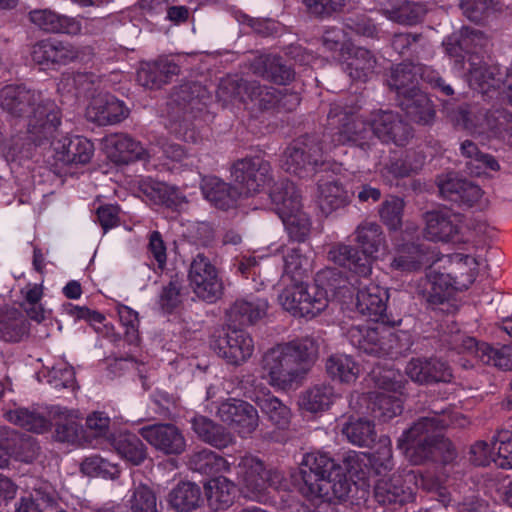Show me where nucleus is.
Returning <instances> with one entry per match:
<instances>
[{
    "label": "nucleus",
    "mask_w": 512,
    "mask_h": 512,
    "mask_svg": "<svg viewBox=\"0 0 512 512\" xmlns=\"http://www.w3.org/2000/svg\"><path fill=\"white\" fill-rule=\"evenodd\" d=\"M388 300V290L376 283L354 287L353 300H348L345 308L356 311L377 325L353 326L348 331V338L360 352L396 359L410 351L413 341L408 331L392 330L401 325L402 318L387 313Z\"/></svg>",
    "instance_id": "obj_1"
},
{
    "label": "nucleus",
    "mask_w": 512,
    "mask_h": 512,
    "mask_svg": "<svg viewBox=\"0 0 512 512\" xmlns=\"http://www.w3.org/2000/svg\"><path fill=\"white\" fill-rule=\"evenodd\" d=\"M0 105L14 117L27 115V132L12 136L2 143L6 161H21L33 157V151L44 143L61 123L62 113L55 101L41 91L26 85H6L0 90Z\"/></svg>",
    "instance_id": "obj_2"
},
{
    "label": "nucleus",
    "mask_w": 512,
    "mask_h": 512,
    "mask_svg": "<svg viewBox=\"0 0 512 512\" xmlns=\"http://www.w3.org/2000/svg\"><path fill=\"white\" fill-rule=\"evenodd\" d=\"M489 40L478 30L448 36L443 41L446 54L454 59L456 69L466 71L467 82L485 101L496 100L512 105V70L486 57Z\"/></svg>",
    "instance_id": "obj_3"
},
{
    "label": "nucleus",
    "mask_w": 512,
    "mask_h": 512,
    "mask_svg": "<svg viewBox=\"0 0 512 512\" xmlns=\"http://www.w3.org/2000/svg\"><path fill=\"white\" fill-rule=\"evenodd\" d=\"M328 137L336 146L359 148L367 153L379 139L404 146L412 137L410 126L398 113L390 110H375L364 120L352 108L334 103L328 113Z\"/></svg>",
    "instance_id": "obj_4"
},
{
    "label": "nucleus",
    "mask_w": 512,
    "mask_h": 512,
    "mask_svg": "<svg viewBox=\"0 0 512 512\" xmlns=\"http://www.w3.org/2000/svg\"><path fill=\"white\" fill-rule=\"evenodd\" d=\"M329 120L322 138L305 134L295 139L285 150L282 167L299 178H310L318 172L341 174L343 163L337 159L346 154V146H336L328 137Z\"/></svg>",
    "instance_id": "obj_5"
},
{
    "label": "nucleus",
    "mask_w": 512,
    "mask_h": 512,
    "mask_svg": "<svg viewBox=\"0 0 512 512\" xmlns=\"http://www.w3.org/2000/svg\"><path fill=\"white\" fill-rule=\"evenodd\" d=\"M317 355V341L306 336L270 348L263 355L262 367L272 386L287 390L304 378Z\"/></svg>",
    "instance_id": "obj_6"
},
{
    "label": "nucleus",
    "mask_w": 512,
    "mask_h": 512,
    "mask_svg": "<svg viewBox=\"0 0 512 512\" xmlns=\"http://www.w3.org/2000/svg\"><path fill=\"white\" fill-rule=\"evenodd\" d=\"M441 412L419 418L398 439V447L414 465L439 460L448 462L454 457L451 443L442 434L450 420L444 415V410Z\"/></svg>",
    "instance_id": "obj_7"
},
{
    "label": "nucleus",
    "mask_w": 512,
    "mask_h": 512,
    "mask_svg": "<svg viewBox=\"0 0 512 512\" xmlns=\"http://www.w3.org/2000/svg\"><path fill=\"white\" fill-rule=\"evenodd\" d=\"M375 384L383 391H374L357 395L350 401V406L357 413L370 416L378 422H388L403 410L405 383L400 373L392 369L377 373L372 371Z\"/></svg>",
    "instance_id": "obj_8"
},
{
    "label": "nucleus",
    "mask_w": 512,
    "mask_h": 512,
    "mask_svg": "<svg viewBox=\"0 0 512 512\" xmlns=\"http://www.w3.org/2000/svg\"><path fill=\"white\" fill-rule=\"evenodd\" d=\"M272 209L282 220L292 242L305 243L311 232V219L302 210L301 195L289 179L275 182L268 192Z\"/></svg>",
    "instance_id": "obj_9"
},
{
    "label": "nucleus",
    "mask_w": 512,
    "mask_h": 512,
    "mask_svg": "<svg viewBox=\"0 0 512 512\" xmlns=\"http://www.w3.org/2000/svg\"><path fill=\"white\" fill-rule=\"evenodd\" d=\"M451 121L458 129L471 134H490L512 145V113L502 106L470 109L461 105L450 114Z\"/></svg>",
    "instance_id": "obj_10"
},
{
    "label": "nucleus",
    "mask_w": 512,
    "mask_h": 512,
    "mask_svg": "<svg viewBox=\"0 0 512 512\" xmlns=\"http://www.w3.org/2000/svg\"><path fill=\"white\" fill-rule=\"evenodd\" d=\"M295 282L279 295V302L286 311L294 317L312 319L326 309L327 299L322 290L300 280Z\"/></svg>",
    "instance_id": "obj_11"
},
{
    "label": "nucleus",
    "mask_w": 512,
    "mask_h": 512,
    "mask_svg": "<svg viewBox=\"0 0 512 512\" xmlns=\"http://www.w3.org/2000/svg\"><path fill=\"white\" fill-rule=\"evenodd\" d=\"M338 463L324 451L304 454L298 472L292 476L293 483L303 497H311L314 488L325 483V479L337 470Z\"/></svg>",
    "instance_id": "obj_12"
},
{
    "label": "nucleus",
    "mask_w": 512,
    "mask_h": 512,
    "mask_svg": "<svg viewBox=\"0 0 512 512\" xmlns=\"http://www.w3.org/2000/svg\"><path fill=\"white\" fill-rule=\"evenodd\" d=\"M234 469L244 496L252 501L266 503L269 499L271 478L263 461L255 456L245 455Z\"/></svg>",
    "instance_id": "obj_13"
},
{
    "label": "nucleus",
    "mask_w": 512,
    "mask_h": 512,
    "mask_svg": "<svg viewBox=\"0 0 512 512\" xmlns=\"http://www.w3.org/2000/svg\"><path fill=\"white\" fill-rule=\"evenodd\" d=\"M325 483L319 484L314 488V494L311 497H305L308 501H329L337 505L336 502L342 503L349 501L352 505H359L360 501H366L368 497V490L359 488L343 472V469L338 465L337 470L333 475L325 479ZM338 508V506H336Z\"/></svg>",
    "instance_id": "obj_14"
},
{
    "label": "nucleus",
    "mask_w": 512,
    "mask_h": 512,
    "mask_svg": "<svg viewBox=\"0 0 512 512\" xmlns=\"http://www.w3.org/2000/svg\"><path fill=\"white\" fill-rule=\"evenodd\" d=\"M31 55L37 64L54 68L71 62L86 63L85 57L90 59L93 52L90 47L80 48L67 41L44 39L34 44Z\"/></svg>",
    "instance_id": "obj_15"
},
{
    "label": "nucleus",
    "mask_w": 512,
    "mask_h": 512,
    "mask_svg": "<svg viewBox=\"0 0 512 512\" xmlns=\"http://www.w3.org/2000/svg\"><path fill=\"white\" fill-rule=\"evenodd\" d=\"M462 215L449 209L432 210L425 213V236L433 242L452 244L465 243Z\"/></svg>",
    "instance_id": "obj_16"
},
{
    "label": "nucleus",
    "mask_w": 512,
    "mask_h": 512,
    "mask_svg": "<svg viewBox=\"0 0 512 512\" xmlns=\"http://www.w3.org/2000/svg\"><path fill=\"white\" fill-rule=\"evenodd\" d=\"M439 260L435 247L424 241H411L398 244L390 262L392 270L414 272L432 266Z\"/></svg>",
    "instance_id": "obj_17"
},
{
    "label": "nucleus",
    "mask_w": 512,
    "mask_h": 512,
    "mask_svg": "<svg viewBox=\"0 0 512 512\" xmlns=\"http://www.w3.org/2000/svg\"><path fill=\"white\" fill-rule=\"evenodd\" d=\"M231 175L246 193H257L272 180L271 165L260 155L235 161Z\"/></svg>",
    "instance_id": "obj_18"
},
{
    "label": "nucleus",
    "mask_w": 512,
    "mask_h": 512,
    "mask_svg": "<svg viewBox=\"0 0 512 512\" xmlns=\"http://www.w3.org/2000/svg\"><path fill=\"white\" fill-rule=\"evenodd\" d=\"M188 278L194 293L212 303L222 294V282L216 267L204 254H197L190 264Z\"/></svg>",
    "instance_id": "obj_19"
},
{
    "label": "nucleus",
    "mask_w": 512,
    "mask_h": 512,
    "mask_svg": "<svg viewBox=\"0 0 512 512\" xmlns=\"http://www.w3.org/2000/svg\"><path fill=\"white\" fill-rule=\"evenodd\" d=\"M214 351L227 364L239 366L253 354L254 342L248 332L240 328H229L214 341Z\"/></svg>",
    "instance_id": "obj_20"
},
{
    "label": "nucleus",
    "mask_w": 512,
    "mask_h": 512,
    "mask_svg": "<svg viewBox=\"0 0 512 512\" xmlns=\"http://www.w3.org/2000/svg\"><path fill=\"white\" fill-rule=\"evenodd\" d=\"M217 416L221 421L230 425L242 438L252 434L259 422L256 408L250 403L229 398L220 403Z\"/></svg>",
    "instance_id": "obj_21"
},
{
    "label": "nucleus",
    "mask_w": 512,
    "mask_h": 512,
    "mask_svg": "<svg viewBox=\"0 0 512 512\" xmlns=\"http://www.w3.org/2000/svg\"><path fill=\"white\" fill-rule=\"evenodd\" d=\"M460 353L472 359L501 370H512V347L510 345L480 342L474 337H465L460 346Z\"/></svg>",
    "instance_id": "obj_22"
},
{
    "label": "nucleus",
    "mask_w": 512,
    "mask_h": 512,
    "mask_svg": "<svg viewBox=\"0 0 512 512\" xmlns=\"http://www.w3.org/2000/svg\"><path fill=\"white\" fill-rule=\"evenodd\" d=\"M405 372L413 382L421 385L450 383L453 379L448 362L437 357L412 358L407 363Z\"/></svg>",
    "instance_id": "obj_23"
},
{
    "label": "nucleus",
    "mask_w": 512,
    "mask_h": 512,
    "mask_svg": "<svg viewBox=\"0 0 512 512\" xmlns=\"http://www.w3.org/2000/svg\"><path fill=\"white\" fill-rule=\"evenodd\" d=\"M438 188L443 199L461 207H472L482 196L478 185L457 178L453 173L441 176L438 179Z\"/></svg>",
    "instance_id": "obj_24"
},
{
    "label": "nucleus",
    "mask_w": 512,
    "mask_h": 512,
    "mask_svg": "<svg viewBox=\"0 0 512 512\" xmlns=\"http://www.w3.org/2000/svg\"><path fill=\"white\" fill-rule=\"evenodd\" d=\"M142 438L167 455H179L185 450L182 432L173 424H156L140 430Z\"/></svg>",
    "instance_id": "obj_25"
},
{
    "label": "nucleus",
    "mask_w": 512,
    "mask_h": 512,
    "mask_svg": "<svg viewBox=\"0 0 512 512\" xmlns=\"http://www.w3.org/2000/svg\"><path fill=\"white\" fill-rule=\"evenodd\" d=\"M340 63L352 81L366 82L374 72L377 59L370 50L352 45L343 50Z\"/></svg>",
    "instance_id": "obj_26"
},
{
    "label": "nucleus",
    "mask_w": 512,
    "mask_h": 512,
    "mask_svg": "<svg viewBox=\"0 0 512 512\" xmlns=\"http://www.w3.org/2000/svg\"><path fill=\"white\" fill-rule=\"evenodd\" d=\"M180 67L171 59L160 56L156 60L143 61L137 71V81L143 87L159 89L177 75Z\"/></svg>",
    "instance_id": "obj_27"
},
{
    "label": "nucleus",
    "mask_w": 512,
    "mask_h": 512,
    "mask_svg": "<svg viewBox=\"0 0 512 512\" xmlns=\"http://www.w3.org/2000/svg\"><path fill=\"white\" fill-rule=\"evenodd\" d=\"M328 257L358 277L367 279L372 272L373 263L355 246L337 243L330 248Z\"/></svg>",
    "instance_id": "obj_28"
},
{
    "label": "nucleus",
    "mask_w": 512,
    "mask_h": 512,
    "mask_svg": "<svg viewBox=\"0 0 512 512\" xmlns=\"http://www.w3.org/2000/svg\"><path fill=\"white\" fill-rule=\"evenodd\" d=\"M30 21L41 30L49 33L78 35L82 30L77 17L59 14L50 9L33 10L29 13Z\"/></svg>",
    "instance_id": "obj_29"
},
{
    "label": "nucleus",
    "mask_w": 512,
    "mask_h": 512,
    "mask_svg": "<svg viewBox=\"0 0 512 512\" xmlns=\"http://www.w3.org/2000/svg\"><path fill=\"white\" fill-rule=\"evenodd\" d=\"M268 301L264 297L250 294L236 299L228 310V320L234 325L248 326L261 320L267 313Z\"/></svg>",
    "instance_id": "obj_30"
},
{
    "label": "nucleus",
    "mask_w": 512,
    "mask_h": 512,
    "mask_svg": "<svg viewBox=\"0 0 512 512\" xmlns=\"http://www.w3.org/2000/svg\"><path fill=\"white\" fill-rule=\"evenodd\" d=\"M317 286L329 297L337 300L345 308L348 300H353L354 284H352L339 270L327 268L317 274Z\"/></svg>",
    "instance_id": "obj_31"
},
{
    "label": "nucleus",
    "mask_w": 512,
    "mask_h": 512,
    "mask_svg": "<svg viewBox=\"0 0 512 512\" xmlns=\"http://www.w3.org/2000/svg\"><path fill=\"white\" fill-rule=\"evenodd\" d=\"M397 102L411 121L422 125H429L434 121L436 115L434 104L420 88L411 90V93L400 97Z\"/></svg>",
    "instance_id": "obj_32"
},
{
    "label": "nucleus",
    "mask_w": 512,
    "mask_h": 512,
    "mask_svg": "<svg viewBox=\"0 0 512 512\" xmlns=\"http://www.w3.org/2000/svg\"><path fill=\"white\" fill-rule=\"evenodd\" d=\"M109 159L118 165H127L143 159L146 151L142 144L127 134H113L106 139Z\"/></svg>",
    "instance_id": "obj_33"
},
{
    "label": "nucleus",
    "mask_w": 512,
    "mask_h": 512,
    "mask_svg": "<svg viewBox=\"0 0 512 512\" xmlns=\"http://www.w3.org/2000/svg\"><path fill=\"white\" fill-rule=\"evenodd\" d=\"M89 118L98 125L106 126L121 122L128 116L124 102L112 95H105L92 100L88 107Z\"/></svg>",
    "instance_id": "obj_34"
},
{
    "label": "nucleus",
    "mask_w": 512,
    "mask_h": 512,
    "mask_svg": "<svg viewBox=\"0 0 512 512\" xmlns=\"http://www.w3.org/2000/svg\"><path fill=\"white\" fill-rule=\"evenodd\" d=\"M187 288L178 276L163 284L157 294L156 306L163 316H178L184 309Z\"/></svg>",
    "instance_id": "obj_35"
},
{
    "label": "nucleus",
    "mask_w": 512,
    "mask_h": 512,
    "mask_svg": "<svg viewBox=\"0 0 512 512\" xmlns=\"http://www.w3.org/2000/svg\"><path fill=\"white\" fill-rule=\"evenodd\" d=\"M200 188L204 198L221 210L233 208L239 197L235 187L217 176H204Z\"/></svg>",
    "instance_id": "obj_36"
},
{
    "label": "nucleus",
    "mask_w": 512,
    "mask_h": 512,
    "mask_svg": "<svg viewBox=\"0 0 512 512\" xmlns=\"http://www.w3.org/2000/svg\"><path fill=\"white\" fill-rule=\"evenodd\" d=\"M50 421L54 425L53 438L57 442L73 444L78 440L81 425L75 411L60 405L49 410Z\"/></svg>",
    "instance_id": "obj_37"
},
{
    "label": "nucleus",
    "mask_w": 512,
    "mask_h": 512,
    "mask_svg": "<svg viewBox=\"0 0 512 512\" xmlns=\"http://www.w3.org/2000/svg\"><path fill=\"white\" fill-rule=\"evenodd\" d=\"M111 446L127 464L138 466L147 458V446L140 436L129 431H120L111 438Z\"/></svg>",
    "instance_id": "obj_38"
},
{
    "label": "nucleus",
    "mask_w": 512,
    "mask_h": 512,
    "mask_svg": "<svg viewBox=\"0 0 512 512\" xmlns=\"http://www.w3.org/2000/svg\"><path fill=\"white\" fill-rule=\"evenodd\" d=\"M204 489L208 505L214 511H223L231 507L239 490L234 482L224 476L210 478L204 484Z\"/></svg>",
    "instance_id": "obj_39"
},
{
    "label": "nucleus",
    "mask_w": 512,
    "mask_h": 512,
    "mask_svg": "<svg viewBox=\"0 0 512 512\" xmlns=\"http://www.w3.org/2000/svg\"><path fill=\"white\" fill-rule=\"evenodd\" d=\"M61 125H57L55 131H53L52 135L49 136V138L42 143L41 145L37 146V148L33 151L34 156L30 158H23L21 161H11L12 163H18L20 165L23 164L26 160H32L34 162H39L40 157L43 155V152L48 148L51 152V158L53 159V162L55 165L61 164V165H71V153L70 148L72 144V136L73 135H63L60 138L56 137V134L58 133V128Z\"/></svg>",
    "instance_id": "obj_40"
},
{
    "label": "nucleus",
    "mask_w": 512,
    "mask_h": 512,
    "mask_svg": "<svg viewBox=\"0 0 512 512\" xmlns=\"http://www.w3.org/2000/svg\"><path fill=\"white\" fill-rule=\"evenodd\" d=\"M374 498L382 505H404L413 501L414 492L411 487L405 486L400 476H393L389 480H378L374 487Z\"/></svg>",
    "instance_id": "obj_41"
},
{
    "label": "nucleus",
    "mask_w": 512,
    "mask_h": 512,
    "mask_svg": "<svg viewBox=\"0 0 512 512\" xmlns=\"http://www.w3.org/2000/svg\"><path fill=\"white\" fill-rule=\"evenodd\" d=\"M318 204L323 214L348 206L354 193H350L339 181H329L318 184Z\"/></svg>",
    "instance_id": "obj_42"
},
{
    "label": "nucleus",
    "mask_w": 512,
    "mask_h": 512,
    "mask_svg": "<svg viewBox=\"0 0 512 512\" xmlns=\"http://www.w3.org/2000/svg\"><path fill=\"white\" fill-rule=\"evenodd\" d=\"M357 248L373 263L377 254L385 245V236L382 228L375 222H364L355 231Z\"/></svg>",
    "instance_id": "obj_43"
},
{
    "label": "nucleus",
    "mask_w": 512,
    "mask_h": 512,
    "mask_svg": "<svg viewBox=\"0 0 512 512\" xmlns=\"http://www.w3.org/2000/svg\"><path fill=\"white\" fill-rule=\"evenodd\" d=\"M254 72L278 85H287L295 77L294 69L284 63L280 56H266L255 62Z\"/></svg>",
    "instance_id": "obj_44"
},
{
    "label": "nucleus",
    "mask_w": 512,
    "mask_h": 512,
    "mask_svg": "<svg viewBox=\"0 0 512 512\" xmlns=\"http://www.w3.org/2000/svg\"><path fill=\"white\" fill-rule=\"evenodd\" d=\"M192 428L202 441L215 448L223 449L233 442V436L230 432L207 417H194Z\"/></svg>",
    "instance_id": "obj_45"
},
{
    "label": "nucleus",
    "mask_w": 512,
    "mask_h": 512,
    "mask_svg": "<svg viewBox=\"0 0 512 512\" xmlns=\"http://www.w3.org/2000/svg\"><path fill=\"white\" fill-rule=\"evenodd\" d=\"M387 84L391 90L396 92L397 99L411 93V90L419 89L417 64L404 61L391 67Z\"/></svg>",
    "instance_id": "obj_46"
},
{
    "label": "nucleus",
    "mask_w": 512,
    "mask_h": 512,
    "mask_svg": "<svg viewBox=\"0 0 512 512\" xmlns=\"http://www.w3.org/2000/svg\"><path fill=\"white\" fill-rule=\"evenodd\" d=\"M447 262L449 263L447 271L452 273L458 290H467L475 281V259L468 254L453 253L447 256Z\"/></svg>",
    "instance_id": "obj_47"
},
{
    "label": "nucleus",
    "mask_w": 512,
    "mask_h": 512,
    "mask_svg": "<svg viewBox=\"0 0 512 512\" xmlns=\"http://www.w3.org/2000/svg\"><path fill=\"white\" fill-rule=\"evenodd\" d=\"M7 420L27 431L43 434L50 430L52 423L35 408L20 407L6 413Z\"/></svg>",
    "instance_id": "obj_48"
},
{
    "label": "nucleus",
    "mask_w": 512,
    "mask_h": 512,
    "mask_svg": "<svg viewBox=\"0 0 512 512\" xmlns=\"http://www.w3.org/2000/svg\"><path fill=\"white\" fill-rule=\"evenodd\" d=\"M429 288H427V301L431 305L443 304L451 298L455 292L459 291L458 286L454 284L452 273L441 271H430L427 275Z\"/></svg>",
    "instance_id": "obj_49"
},
{
    "label": "nucleus",
    "mask_w": 512,
    "mask_h": 512,
    "mask_svg": "<svg viewBox=\"0 0 512 512\" xmlns=\"http://www.w3.org/2000/svg\"><path fill=\"white\" fill-rule=\"evenodd\" d=\"M168 502L178 512H189L202 502L201 488L193 482H180L170 491Z\"/></svg>",
    "instance_id": "obj_50"
},
{
    "label": "nucleus",
    "mask_w": 512,
    "mask_h": 512,
    "mask_svg": "<svg viewBox=\"0 0 512 512\" xmlns=\"http://www.w3.org/2000/svg\"><path fill=\"white\" fill-rule=\"evenodd\" d=\"M335 398L336 393L330 384H317L302 395L300 405L306 411L317 413L329 409Z\"/></svg>",
    "instance_id": "obj_51"
},
{
    "label": "nucleus",
    "mask_w": 512,
    "mask_h": 512,
    "mask_svg": "<svg viewBox=\"0 0 512 512\" xmlns=\"http://www.w3.org/2000/svg\"><path fill=\"white\" fill-rule=\"evenodd\" d=\"M326 371L332 379L350 383L357 379L360 367L353 357L346 354H333L326 361Z\"/></svg>",
    "instance_id": "obj_52"
},
{
    "label": "nucleus",
    "mask_w": 512,
    "mask_h": 512,
    "mask_svg": "<svg viewBox=\"0 0 512 512\" xmlns=\"http://www.w3.org/2000/svg\"><path fill=\"white\" fill-rule=\"evenodd\" d=\"M189 465L192 470L205 475L229 470L226 459L209 449L194 452L190 457Z\"/></svg>",
    "instance_id": "obj_53"
},
{
    "label": "nucleus",
    "mask_w": 512,
    "mask_h": 512,
    "mask_svg": "<svg viewBox=\"0 0 512 512\" xmlns=\"http://www.w3.org/2000/svg\"><path fill=\"white\" fill-rule=\"evenodd\" d=\"M343 434L350 443L360 447H370L376 442L375 425L372 421L359 418L350 420L343 428Z\"/></svg>",
    "instance_id": "obj_54"
},
{
    "label": "nucleus",
    "mask_w": 512,
    "mask_h": 512,
    "mask_svg": "<svg viewBox=\"0 0 512 512\" xmlns=\"http://www.w3.org/2000/svg\"><path fill=\"white\" fill-rule=\"evenodd\" d=\"M257 403L269 421L278 429H285L289 426L291 418L290 409L277 397L265 395L259 398Z\"/></svg>",
    "instance_id": "obj_55"
},
{
    "label": "nucleus",
    "mask_w": 512,
    "mask_h": 512,
    "mask_svg": "<svg viewBox=\"0 0 512 512\" xmlns=\"http://www.w3.org/2000/svg\"><path fill=\"white\" fill-rule=\"evenodd\" d=\"M284 273L294 281L305 277L310 268L309 257L297 246L288 247L283 254Z\"/></svg>",
    "instance_id": "obj_56"
},
{
    "label": "nucleus",
    "mask_w": 512,
    "mask_h": 512,
    "mask_svg": "<svg viewBox=\"0 0 512 512\" xmlns=\"http://www.w3.org/2000/svg\"><path fill=\"white\" fill-rule=\"evenodd\" d=\"M147 257L148 267L156 274H162L167 266V247L162 234L154 230L148 235Z\"/></svg>",
    "instance_id": "obj_57"
},
{
    "label": "nucleus",
    "mask_w": 512,
    "mask_h": 512,
    "mask_svg": "<svg viewBox=\"0 0 512 512\" xmlns=\"http://www.w3.org/2000/svg\"><path fill=\"white\" fill-rule=\"evenodd\" d=\"M423 164L424 156L415 151H406L404 156L391 159L386 168L394 177L404 178L417 173Z\"/></svg>",
    "instance_id": "obj_58"
},
{
    "label": "nucleus",
    "mask_w": 512,
    "mask_h": 512,
    "mask_svg": "<svg viewBox=\"0 0 512 512\" xmlns=\"http://www.w3.org/2000/svg\"><path fill=\"white\" fill-rule=\"evenodd\" d=\"M494 463L502 469H512V432L500 430L493 436Z\"/></svg>",
    "instance_id": "obj_59"
},
{
    "label": "nucleus",
    "mask_w": 512,
    "mask_h": 512,
    "mask_svg": "<svg viewBox=\"0 0 512 512\" xmlns=\"http://www.w3.org/2000/svg\"><path fill=\"white\" fill-rule=\"evenodd\" d=\"M389 19L404 25H416L420 23L425 15L423 5L413 2L405 1L399 6L393 7L388 11Z\"/></svg>",
    "instance_id": "obj_60"
},
{
    "label": "nucleus",
    "mask_w": 512,
    "mask_h": 512,
    "mask_svg": "<svg viewBox=\"0 0 512 512\" xmlns=\"http://www.w3.org/2000/svg\"><path fill=\"white\" fill-rule=\"evenodd\" d=\"M246 91L249 92V96L252 100L258 102L262 110L279 109L281 90L262 86L257 82H251L247 85Z\"/></svg>",
    "instance_id": "obj_61"
},
{
    "label": "nucleus",
    "mask_w": 512,
    "mask_h": 512,
    "mask_svg": "<svg viewBox=\"0 0 512 512\" xmlns=\"http://www.w3.org/2000/svg\"><path fill=\"white\" fill-rule=\"evenodd\" d=\"M404 201L399 197L385 200L379 209L381 221L390 230H398L402 226Z\"/></svg>",
    "instance_id": "obj_62"
},
{
    "label": "nucleus",
    "mask_w": 512,
    "mask_h": 512,
    "mask_svg": "<svg viewBox=\"0 0 512 512\" xmlns=\"http://www.w3.org/2000/svg\"><path fill=\"white\" fill-rule=\"evenodd\" d=\"M119 321L123 327L125 341L131 345H136L139 341V316L138 313L126 305L117 306Z\"/></svg>",
    "instance_id": "obj_63"
},
{
    "label": "nucleus",
    "mask_w": 512,
    "mask_h": 512,
    "mask_svg": "<svg viewBox=\"0 0 512 512\" xmlns=\"http://www.w3.org/2000/svg\"><path fill=\"white\" fill-rule=\"evenodd\" d=\"M129 503L131 512H158L156 495L146 485L134 489Z\"/></svg>",
    "instance_id": "obj_64"
}]
</instances>
